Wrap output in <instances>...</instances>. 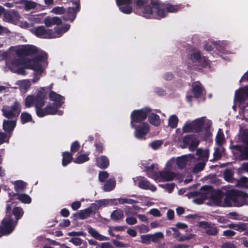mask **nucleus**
<instances>
[{"mask_svg": "<svg viewBox=\"0 0 248 248\" xmlns=\"http://www.w3.org/2000/svg\"><path fill=\"white\" fill-rule=\"evenodd\" d=\"M2 226H0V237L11 233L14 230L12 225L13 219L11 218H4L1 222Z\"/></svg>", "mask_w": 248, "mask_h": 248, "instance_id": "obj_18", "label": "nucleus"}, {"mask_svg": "<svg viewBox=\"0 0 248 248\" xmlns=\"http://www.w3.org/2000/svg\"><path fill=\"white\" fill-rule=\"evenodd\" d=\"M211 122L205 117L197 119L191 123H186L183 127V132L188 133L195 131L199 133L200 138L206 140L210 136V127Z\"/></svg>", "mask_w": 248, "mask_h": 248, "instance_id": "obj_1", "label": "nucleus"}, {"mask_svg": "<svg viewBox=\"0 0 248 248\" xmlns=\"http://www.w3.org/2000/svg\"><path fill=\"white\" fill-rule=\"evenodd\" d=\"M110 218L113 221L119 222L124 218L123 211L120 209L114 210L110 215Z\"/></svg>", "mask_w": 248, "mask_h": 248, "instance_id": "obj_34", "label": "nucleus"}, {"mask_svg": "<svg viewBox=\"0 0 248 248\" xmlns=\"http://www.w3.org/2000/svg\"><path fill=\"white\" fill-rule=\"evenodd\" d=\"M197 155L201 161L205 163L208 158L209 151L208 150L199 149L197 151Z\"/></svg>", "mask_w": 248, "mask_h": 248, "instance_id": "obj_37", "label": "nucleus"}, {"mask_svg": "<svg viewBox=\"0 0 248 248\" xmlns=\"http://www.w3.org/2000/svg\"><path fill=\"white\" fill-rule=\"evenodd\" d=\"M171 229L173 232V237L179 242L190 240L193 238L195 236L194 234L191 233H186L185 235H181L176 227H171Z\"/></svg>", "mask_w": 248, "mask_h": 248, "instance_id": "obj_23", "label": "nucleus"}, {"mask_svg": "<svg viewBox=\"0 0 248 248\" xmlns=\"http://www.w3.org/2000/svg\"><path fill=\"white\" fill-rule=\"evenodd\" d=\"M47 95V92L46 91V87H41L37 91L36 94L34 96L36 113L45 105Z\"/></svg>", "mask_w": 248, "mask_h": 248, "instance_id": "obj_10", "label": "nucleus"}, {"mask_svg": "<svg viewBox=\"0 0 248 248\" xmlns=\"http://www.w3.org/2000/svg\"><path fill=\"white\" fill-rule=\"evenodd\" d=\"M109 174L106 171H100L99 173L98 178L101 182H104L108 177Z\"/></svg>", "mask_w": 248, "mask_h": 248, "instance_id": "obj_54", "label": "nucleus"}, {"mask_svg": "<svg viewBox=\"0 0 248 248\" xmlns=\"http://www.w3.org/2000/svg\"><path fill=\"white\" fill-rule=\"evenodd\" d=\"M38 49L36 46L31 45H26L19 48L16 54L19 57H26L36 54L38 53Z\"/></svg>", "mask_w": 248, "mask_h": 248, "instance_id": "obj_15", "label": "nucleus"}, {"mask_svg": "<svg viewBox=\"0 0 248 248\" xmlns=\"http://www.w3.org/2000/svg\"><path fill=\"white\" fill-rule=\"evenodd\" d=\"M131 127L135 129L134 132L135 137L141 140L146 139L145 137L150 131V126L146 123H142L138 125L135 124L134 127Z\"/></svg>", "mask_w": 248, "mask_h": 248, "instance_id": "obj_12", "label": "nucleus"}, {"mask_svg": "<svg viewBox=\"0 0 248 248\" xmlns=\"http://www.w3.org/2000/svg\"><path fill=\"white\" fill-rule=\"evenodd\" d=\"M72 4L73 6L68 7L63 16V19L66 21L73 22L80 10V0H74Z\"/></svg>", "mask_w": 248, "mask_h": 248, "instance_id": "obj_8", "label": "nucleus"}, {"mask_svg": "<svg viewBox=\"0 0 248 248\" xmlns=\"http://www.w3.org/2000/svg\"><path fill=\"white\" fill-rule=\"evenodd\" d=\"M151 124L155 125V113H151V109L146 107L140 109L134 110L131 113V127H134L135 124L141 123L147 117Z\"/></svg>", "mask_w": 248, "mask_h": 248, "instance_id": "obj_2", "label": "nucleus"}, {"mask_svg": "<svg viewBox=\"0 0 248 248\" xmlns=\"http://www.w3.org/2000/svg\"><path fill=\"white\" fill-rule=\"evenodd\" d=\"M112 202V203L114 204H123L124 203H128L130 204H133V203H137L138 202L131 199H127V198H118L117 199H113L111 200Z\"/></svg>", "mask_w": 248, "mask_h": 248, "instance_id": "obj_36", "label": "nucleus"}, {"mask_svg": "<svg viewBox=\"0 0 248 248\" xmlns=\"http://www.w3.org/2000/svg\"><path fill=\"white\" fill-rule=\"evenodd\" d=\"M203 87L199 82L194 83L192 86V93L195 97L198 98L203 93Z\"/></svg>", "mask_w": 248, "mask_h": 248, "instance_id": "obj_32", "label": "nucleus"}, {"mask_svg": "<svg viewBox=\"0 0 248 248\" xmlns=\"http://www.w3.org/2000/svg\"><path fill=\"white\" fill-rule=\"evenodd\" d=\"M25 69H26L24 65L22 67H18L16 68V69H15L14 71H13V72L16 73L18 75H26L27 74L26 71L25 70Z\"/></svg>", "mask_w": 248, "mask_h": 248, "instance_id": "obj_62", "label": "nucleus"}, {"mask_svg": "<svg viewBox=\"0 0 248 248\" xmlns=\"http://www.w3.org/2000/svg\"><path fill=\"white\" fill-rule=\"evenodd\" d=\"M37 3L32 1L27 0L25 3V9L26 10H30L36 8Z\"/></svg>", "mask_w": 248, "mask_h": 248, "instance_id": "obj_52", "label": "nucleus"}, {"mask_svg": "<svg viewBox=\"0 0 248 248\" xmlns=\"http://www.w3.org/2000/svg\"><path fill=\"white\" fill-rule=\"evenodd\" d=\"M58 108L54 106L53 107L51 105H47L44 108H42L39 109L36 113L38 117H43L48 115L56 114Z\"/></svg>", "mask_w": 248, "mask_h": 248, "instance_id": "obj_22", "label": "nucleus"}, {"mask_svg": "<svg viewBox=\"0 0 248 248\" xmlns=\"http://www.w3.org/2000/svg\"><path fill=\"white\" fill-rule=\"evenodd\" d=\"M44 23L47 27H50L53 25H60L62 24L61 19L58 16H46L44 20Z\"/></svg>", "mask_w": 248, "mask_h": 248, "instance_id": "obj_26", "label": "nucleus"}, {"mask_svg": "<svg viewBox=\"0 0 248 248\" xmlns=\"http://www.w3.org/2000/svg\"><path fill=\"white\" fill-rule=\"evenodd\" d=\"M80 219H85L90 216L92 214L91 208H87L79 211Z\"/></svg>", "mask_w": 248, "mask_h": 248, "instance_id": "obj_45", "label": "nucleus"}, {"mask_svg": "<svg viewBox=\"0 0 248 248\" xmlns=\"http://www.w3.org/2000/svg\"><path fill=\"white\" fill-rule=\"evenodd\" d=\"M116 186V181L114 179H109L104 185L103 190L105 191H110L114 189Z\"/></svg>", "mask_w": 248, "mask_h": 248, "instance_id": "obj_39", "label": "nucleus"}, {"mask_svg": "<svg viewBox=\"0 0 248 248\" xmlns=\"http://www.w3.org/2000/svg\"><path fill=\"white\" fill-rule=\"evenodd\" d=\"M49 98L53 102L54 106L57 108H61L64 103V97L53 91L50 92Z\"/></svg>", "mask_w": 248, "mask_h": 248, "instance_id": "obj_21", "label": "nucleus"}, {"mask_svg": "<svg viewBox=\"0 0 248 248\" xmlns=\"http://www.w3.org/2000/svg\"><path fill=\"white\" fill-rule=\"evenodd\" d=\"M151 161V160L149 159V162L146 161L145 163H143L142 164L143 166L142 168L144 169L149 177L155 180V171L154 170L155 165L154 163L151 164L150 162Z\"/></svg>", "mask_w": 248, "mask_h": 248, "instance_id": "obj_24", "label": "nucleus"}, {"mask_svg": "<svg viewBox=\"0 0 248 248\" xmlns=\"http://www.w3.org/2000/svg\"><path fill=\"white\" fill-rule=\"evenodd\" d=\"M116 2L119 10L122 13L125 14H130L132 12V0H116Z\"/></svg>", "mask_w": 248, "mask_h": 248, "instance_id": "obj_19", "label": "nucleus"}, {"mask_svg": "<svg viewBox=\"0 0 248 248\" xmlns=\"http://www.w3.org/2000/svg\"><path fill=\"white\" fill-rule=\"evenodd\" d=\"M225 139L224 138L223 134L221 130L219 129L216 136V142L218 145H221L224 143Z\"/></svg>", "mask_w": 248, "mask_h": 248, "instance_id": "obj_51", "label": "nucleus"}, {"mask_svg": "<svg viewBox=\"0 0 248 248\" xmlns=\"http://www.w3.org/2000/svg\"><path fill=\"white\" fill-rule=\"evenodd\" d=\"M35 35L40 38L51 39L54 37L53 31L46 29L44 26H39L34 29Z\"/></svg>", "mask_w": 248, "mask_h": 248, "instance_id": "obj_14", "label": "nucleus"}, {"mask_svg": "<svg viewBox=\"0 0 248 248\" xmlns=\"http://www.w3.org/2000/svg\"><path fill=\"white\" fill-rule=\"evenodd\" d=\"M80 148V145L79 142L77 140H76V141H74L71 145V147H70L71 152L70 153H72V154H73L78 152Z\"/></svg>", "mask_w": 248, "mask_h": 248, "instance_id": "obj_48", "label": "nucleus"}, {"mask_svg": "<svg viewBox=\"0 0 248 248\" xmlns=\"http://www.w3.org/2000/svg\"><path fill=\"white\" fill-rule=\"evenodd\" d=\"M150 183L145 180H141L139 182V186L142 189H147L150 187Z\"/></svg>", "mask_w": 248, "mask_h": 248, "instance_id": "obj_55", "label": "nucleus"}, {"mask_svg": "<svg viewBox=\"0 0 248 248\" xmlns=\"http://www.w3.org/2000/svg\"><path fill=\"white\" fill-rule=\"evenodd\" d=\"M26 61L24 59L17 58L13 59L8 64V67L12 71L21 65H24L25 67Z\"/></svg>", "mask_w": 248, "mask_h": 248, "instance_id": "obj_27", "label": "nucleus"}, {"mask_svg": "<svg viewBox=\"0 0 248 248\" xmlns=\"http://www.w3.org/2000/svg\"><path fill=\"white\" fill-rule=\"evenodd\" d=\"M66 12V9L63 6H56L52 9L51 12L56 15H64Z\"/></svg>", "mask_w": 248, "mask_h": 248, "instance_id": "obj_50", "label": "nucleus"}, {"mask_svg": "<svg viewBox=\"0 0 248 248\" xmlns=\"http://www.w3.org/2000/svg\"><path fill=\"white\" fill-rule=\"evenodd\" d=\"M235 148L240 152V154L244 158L248 159V144L246 147L237 145L235 146Z\"/></svg>", "mask_w": 248, "mask_h": 248, "instance_id": "obj_44", "label": "nucleus"}, {"mask_svg": "<svg viewBox=\"0 0 248 248\" xmlns=\"http://www.w3.org/2000/svg\"><path fill=\"white\" fill-rule=\"evenodd\" d=\"M151 241L155 243V234H148L141 236V242L143 244H149Z\"/></svg>", "mask_w": 248, "mask_h": 248, "instance_id": "obj_42", "label": "nucleus"}, {"mask_svg": "<svg viewBox=\"0 0 248 248\" xmlns=\"http://www.w3.org/2000/svg\"><path fill=\"white\" fill-rule=\"evenodd\" d=\"M246 224L242 222L237 223L234 230L242 232L247 229Z\"/></svg>", "mask_w": 248, "mask_h": 248, "instance_id": "obj_56", "label": "nucleus"}, {"mask_svg": "<svg viewBox=\"0 0 248 248\" xmlns=\"http://www.w3.org/2000/svg\"><path fill=\"white\" fill-rule=\"evenodd\" d=\"M199 140H197L195 136L189 135L186 136L183 139V145H181V148H185L188 146L190 151L194 150L198 145Z\"/></svg>", "mask_w": 248, "mask_h": 248, "instance_id": "obj_17", "label": "nucleus"}, {"mask_svg": "<svg viewBox=\"0 0 248 248\" xmlns=\"http://www.w3.org/2000/svg\"><path fill=\"white\" fill-rule=\"evenodd\" d=\"M88 232L94 238L96 237L97 235L98 232L96 231V230L92 228L91 226H88L87 227Z\"/></svg>", "mask_w": 248, "mask_h": 248, "instance_id": "obj_63", "label": "nucleus"}, {"mask_svg": "<svg viewBox=\"0 0 248 248\" xmlns=\"http://www.w3.org/2000/svg\"><path fill=\"white\" fill-rule=\"evenodd\" d=\"M67 235L70 236H85L86 234L85 232H84L83 231H79V232H69L67 233Z\"/></svg>", "mask_w": 248, "mask_h": 248, "instance_id": "obj_61", "label": "nucleus"}, {"mask_svg": "<svg viewBox=\"0 0 248 248\" xmlns=\"http://www.w3.org/2000/svg\"><path fill=\"white\" fill-rule=\"evenodd\" d=\"M205 163L204 162L200 161L197 163L193 167V171L194 173H197L202 170L205 166Z\"/></svg>", "mask_w": 248, "mask_h": 248, "instance_id": "obj_49", "label": "nucleus"}, {"mask_svg": "<svg viewBox=\"0 0 248 248\" xmlns=\"http://www.w3.org/2000/svg\"><path fill=\"white\" fill-rule=\"evenodd\" d=\"M12 213L16 220L17 221L23 217L24 212L21 207H15L12 210Z\"/></svg>", "mask_w": 248, "mask_h": 248, "instance_id": "obj_41", "label": "nucleus"}, {"mask_svg": "<svg viewBox=\"0 0 248 248\" xmlns=\"http://www.w3.org/2000/svg\"><path fill=\"white\" fill-rule=\"evenodd\" d=\"M69 242L77 246H80L82 244V240L79 237H73L69 240Z\"/></svg>", "mask_w": 248, "mask_h": 248, "instance_id": "obj_60", "label": "nucleus"}, {"mask_svg": "<svg viewBox=\"0 0 248 248\" xmlns=\"http://www.w3.org/2000/svg\"><path fill=\"white\" fill-rule=\"evenodd\" d=\"M16 122L14 120H3V129L8 133H11L16 126Z\"/></svg>", "mask_w": 248, "mask_h": 248, "instance_id": "obj_28", "label": "nucleus"}, {"mask_svg": "<svg viewBox=\"0 0 248 248\" xmlns=\"http://www.w3.org/2000/svg\"><path fill=\"white\" fill-rule=\"evenodd\" d=\"M222 196L220 194L217 195L213 197V203L215 205L221 207L232 206V204L229 196H227L222 200Z\"/></svg>", "mask_w": 248, "mask_h": 248, "instance_id": "obj_20", "label": "nucleus"}, {"mask_svg": "<svg viewBox=\"0 0 248 248\" xmlns=\"http://www.w3.org/2000/svg\"><path fill=\"white\" fill-rule=\"evenodd\" d=\"M199 226L205 230V232L209 235H216L217 233V230L216 227L211 224L205 221L199 222Z\"/></svg>", "mask_w": 248, "mask_h": 248, "instance_id": "obj_25", "label": "nucleus"}, {"mask_svg": "<svg viewBox=\"0 0 248 248\" xmlns=\"http://www.w3.org/2000/svg\"><path fill=\"white\" fill-rule=\"evenodd\" d=\"M14 186L16 191L19 192L26 188L27 183L22 180H17L15 182Z\"/></svg>", "mask_w": 248, "mask_h": 248, "instance_id": "obj_40", "label": "nucleus"}, {"mask_svg": "<svg viewBox=\"0 0 248 248\" xmlns=\"http://www.w3.org/2000/svg\"><path fill=\"white\" fill-rule=\"evenodd\" d=\"M190 155H183L177 158L176 159L172 158L167 164V167L169 169L174 168V165L176 164L180 169L183 168L188 159L190 158Z\"/></svg>", "mask_w": 248, "mask_h": 248, "instance_id": "obj_16", "label": "nucleus"}, {"mask_svg": "<svg viewBox=\"0 0 248 248\" xmlns=\"http://www.w3.org/2000/svg\"><path fill=\"white\" fill-rule=\"evenodd\" d=\"M178 122V117L174 115L171 116L169 120V125L171 128H175L177 126Z\"/></svg>", "mask_w": 248, "mask_h": 248, "instance_id": "obj_47", "label": "nucleus"}, {"mask_svg": "<svg viewBox=\"0 0 248 248\" xmlns=\"http://www.w3.org/2000/svg\"><path fill=\"white\" fill-rule=\"evenodd\" d=\"M246 97H248V86L236 91L235 97L236 99L242 101L245 99Z\"/></svg>", "mask_w": 248, "mask_h": 248, "instance_id": "obj_30", "label": "nucleus"}, {"mask_svg": "<svg viewBox=\"0 0 248 248\" xmlns=\"http://www.w3.org/2000/svg\"><path fill=\"white\" fill-rule=\"evenodd\" d=\"M232 206L241 207L248 205V194L242 191H232L229 196Z\"/></svg>", "mask_w": 248, "mask_h": 248, "instance_id": "obj_7", "label": "nucleus"}, {"mask_svg": "<svg viewBox=\"0 0 248 248\" xmlns=\"http://www.w3.org/2000/svg\"><path fill=\"white\" fill-rule=\"evenodd\" d=\"M224 149L223 147L220 146L217 148L214 153V157L216 159H219L223 155Z\"/></svg>", "mask_w": 248, "mask_h": 248, "instance_id": "obj_53", "label": "nucleus"}, {"mask_svg": "<svg viewBox=\"0 0 248 248\" xmlns=\"http://www.w3.org/2000/svg\"><path fill=\"white\" fill-rule=\"evenodd\" d=\"M189 59L193 63V66L195 68L201 69L207 66L209 64L208 60L198 52H193Z\"/></svg>", "mask_w": 248, "mask_h": 248, "instance_id": "obj_11", "label": "nucleus"}, {"mask_svg": "<svg viewBox=\"0 0 248 248\" xmlns=\"http://www.w3.org/2000/svg\"><path fill=\"white\" fill-rule=\"evenodd\" d=\"M180 7L176 5H172L169 4H164L158 1H156V13L160 17L166 16L167 12L173 13L178 11Z\"/></svg>", "mask_w": 248, "mask_h": 248, "instance_id": "obj_9", "label": "nucleus"}, {"mask_svg": "<svg viewBox=\"0 0 248 248\" xmlns=\"http://www.w3.org/2000/svg\"><path fill=\"white\" fill-rule=\"evenodd\" d=\"M96 165L101 169H107L109 165V161L108 157L101 155L96 160Z\"/></svg>", "mask_w": 248, "mask_h": 248, "instance_id": "obj_29", "label": "nucleus"}, {"mask_svg": "<svg viewBox=\"0 0 248 248\" xmlns=\"http://www.w3.org/2000/svg\"><path fill=\"white\" fill-rule=\"evenodd\" d=\"M167 170L160 173V176L165 180L171 181L176 177V174L174 172H171L170 170H173L174 168L169 169L166 166Z\"/></svg>", "mask_w": 248, "mask_h": 248, "instance_id": "obj_31", "label": "nucleus"}, {"mask_svg": "<svg viewBox=\"0 0 248 248\" xmlns=\"http://www.w3.org/2000/svg\"><path fill=\"white\" fill-rule=\"evenodd\" d=\"M47 58V53L44 51L40 55L27 61L25 63V68L41 74L48 65Z\"/></svg>", "mask_w": 248, "mask_h": 248, "instance_id": "obj_3", "label": "nucleus"}, {"mask_svg": "<svg viewBox=\"0 0 248 248\" xmlns=\"http://www.w3.org/2000/svg\"><path fill=\"white\" fill-rule=\"evenodd\" d=\"M89 154V153H87L84 154L79 155L75 158L74 160V162L79 164L88 161L90 160V158L88 157Z\"/></svg>", "mask_w": 248, "mask_h": 248, "instance_id": "obj_38", "label": "nucleus"}, {"mask_svg": "<svg viewBox=\"0 0 248 248\" xmlns=\"http://www.w3.org/2000/svg\"><path fill=\"white\" fill-rule=\"evenodd\" d=\"M227 45L228 43L225 41H208L204 42L203 48L207 51H210L213 50L214 46L218 51L224 52Z\"/></svg>", "mask_w": 248, "mask_h": 248, "instance_id": "obj_13", "label": "nucleus"}, {"mask_svg": "<svg viewBox=\"0 0 248 248\" xmlns=\"http://www.w3.org/2000/svg\"><path fill=\"white\" fill-rule=\"evenodd\" d=\"M21 107L20 104L17 101L14 102L11 106H3L1 108L2 115L9 119H12L17 117L21 112Z\"/></svg>", "mask_w": 248, "mask_h": 248, "instance_id": "obj_6", "label": "nucleus"}, {"mask_svg": "<svg viewBox=\"0 0 248 248\" xmlns=\"http://www.w3.org/2000/svg\"><path fill=\"white\" fill-rule=\"evenodd\" d=\"M9 137L4 133L0 132V145L4 142H9Z\"/></svg>", "mask_w": 248, "mask_h": 248, "instance_id": "obj_58", "label": "nucleus"}, {"mask_svg": "<svg viewBox=\"0 0 248 248\" xmlns=\"http://www.w3.org/2000/svg\"><path fill=\"white\" fill-rule=\"evenodd\" d=\"M62 165L63 167L67 166L73 160V154L69 152L62 153Z\"/></svg>", "mask_w": 248, "mask_h": 248, "instance_id": "obj_33", "label": "nucleus"}, {"mask_svg": "<svg viewBox=\"0 0 248 248\" xmlns=\"http://www.w3.org/2000/svg\"><path fill=\"white\" fill-rule=\"evenodd\" d=\"M34 96L32 95H28L25 99V105L27 108H31L33 105L35 106Z\"/></svg>", "mask_w": 248, "mask_h": 248, "instance_id": "obj_46", "label": "nucleus"}, {"mask_svg": "<svg viewBox=\"0 0 248 248\" xmlns=\"http://www.w3.org/2000/svg\"><path fill=\"white\" fill-rule=\"evenodd\" d=\"M95 203L100 208L102 206H104L109 204V202L108 200L104 199L96 201Z\"/></svg>", "mask_w": 248, "mask_h": 248, "instance_id": "obj_64", "label": "nucleus"}, {"mask_svg": "<svg viewBox=\"0 0 248 248\" xmlns=\"http://www.w3.org/2000/svg\"><path fill=\"white\" fill-rule=\"evenodd\" d=\"M133 5L136 13L139 10L146 18H151L153 16L152 8L155 6V0H133Z\"/></svg>", "mask_w": 248, "mask_h": 248, "instance_id": "obj_4", "label": "nucleus"}, {"mask_svg": "<svg viewBox=\"0 0 248 248\" xmlns=\"http://www.w3.org/2000/svg\"><path fill=\"white\" fill-rule=\"evenodd\" d=\"M21 122L22 124L34 121L32 120L31 115L28 112H23L20 115Z\"/></svg>", "mask_w": 248, "mask_h": 248, "instance_id": "obj_43", "label": "nucleus"}, {"mask_svg": "<svg viewBox=\"0 0 248 248\" xmlns=\"http://www.w3.org/2000/svg\"><path fill=\"white\" fill-rule=\"evenodd\" d=\"M54 29V31H53V33L54 37H52V38L59 37L64 33L62 30V29H61V27H55Z\"/></svg>", "mask_w": 248, "mask_h": 248, "instance_id": "obj_59", "label": "nucleus"}, {"mask_svg": "<svg viewBox=\"0 0 248 248\" xmlns=\"http://www.w3.org/2000/svg\"><path fill=\"white\" fill-rule=\"evenodd\" d=\"M133 5L136 13L139 10L146 18H151L153 16L152 8L155 6V0H133Z\"/></svg>", "mask_w": 248, "mask_h": 248, "instance_id": "obj_5", "label": "nucleus"}, {"mask_svg": "<svg viewBox=\"0 0 248 248\" xmlns=\"http://www.w3.org/2000/svg\"><path fill=\"white\" fill-rule=\"evenodd\" d=\"M15 196H17L16 199L22 203L25 204H30L31 202V198L27 194L25 193H14Z\"/></svg>", "mask_w": 248, "mask_h": 248, "instance_id": "obj_35", "label": "nucleus"}, {"mask_svg": "<svg viewBox=\"0 0 248 248\" xmlns=\"http://www.w3.org/2000/svg\"><path fill=\"white\" fill-rule=\"evenodd\" d=\"M158 186L166 189L169 193L171 192L174 187V184H166Z\"/></svg>", "mask_w": 248, "mask_h": 248, "instance_id": "obj_57", "label": "nucleus"}]
</instances>
